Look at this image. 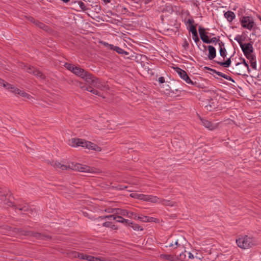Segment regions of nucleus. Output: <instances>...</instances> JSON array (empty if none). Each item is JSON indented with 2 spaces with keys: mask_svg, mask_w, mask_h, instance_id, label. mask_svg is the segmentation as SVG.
<instances>
[{
  "mask_svg": "<svg viewBox=\"0 0 261 261\" xmlns=\"http://www.w3.org/2000/svg\"><path fill=\"white\" fill-rule=\"evenodd\" d=\"M245 56L249 60L250 63L256 60L255 56L252 53L245 55Z\"/></svg>",
  "mask_w": 261,
  "mask_h": 261,
  "instance_id": "obj_39",
  "label": "nucleus"
},
{
  "mask_svg": "<svg viewBox=\"0 0 261 261\" xmlns=\"http://www.w3.org/2000/svg\"><path fill=\"white\" fill-rule=\"evenodd\" d=\"M188 261H190V260H193V259H199V260H200L201 259V258L199 257H198L197 256H194L191 252H188Z\"/></svg>",
  "mask_w": 261,
  "mask_h": 261,
  "instance_id": "obj_37",
  "label": "nucleus"
},
{
  "mask_svg": "<svg viewBox=\"0 0 261 261\" xmlns=\"http://www.w3.org/2000/svg\"><path fill=\"white\" fill-rule=\"evenodd\" d=\"M4 82L5 80L0 78V86L2 87Z\"/></svg>",
  "mask_w": 261,
  "mask_h": 261,
  "instance_id": "obj_60",
  "label": "nucleus"
},
{
  "mask_svg": "<svg viewBox=\"0 0 261 261\" xmlns=\"http://www.w3.org/2000/svg\"><path fill=\"white\" fill-rule=\"evenodd\" d=\"M14 94H15V95H19L22 97H24V98H25L26 99L30 100L31 101H32L34 99V98L31 95L29 94L28 93H27L24 91H22L17 88L16 89H15V91H14Z\"/></svg>",
  "mask_w": 261,
  "mask_h": 261,
  "instance_id": "obj_16",
  "label": "nucleus"
},
{
  "mask_svg": "<svg viewBox=\"0 0 261 261\" xmlns=\"http://www.w3.org/2000/svg\"><path fill=\"white\" fill-rule=\"evenodd\" d=\"M27 72L29 73L33 74L35 76L40 77L41 79L44 80L45 79V75L33 66H29L27 68Z\"/></svg>",
  "mask_w": 261,
  "mask_h": 261,
  "instance_id": "obj_14",
  "label": "nucleus"
},
{
  "mask_svg": "<svg viewBox=\"0 0 261 261\" xmlns=\"http://www.w3.org/2000/svg\"><path fill=\"white\" fill-rule=\"evenodd\" d=\"M146 195L142 194H138L137 193H133L130 194V196L132 198L142 200L143 201H145V199L146 198Z\"/></svg>",
  "mask_w": 261,
  "mask_h": 261,
  "instance_id": "obj_30",
  "label": "nucleus"
},
{
  "mask_svg": "<svg viewBox=\"0 0 261 261\" xmlns=\"http://www.w3.org/2000/svg\"><path fill=\"white\" fill-rule=\"evenodd\" d=\"M149 218L146 216H142V221L147 222L148 221Z\"/></svg>",
  "mask_w": 261,
  "mask_h": 261,
  "instance_id": "obj_57",
  "label": "nucleus"
},
{
  "mask_svg": "<svg viewBox=\"0 0 261 261\" xmlns=\"http://www.w3.org/2000/svg\"><path fill=\"white\" fill-rule=\"evenodd\" d=\"M163 12L167 11L169 13H171L173 11V9L171 5H166L165 8H163Z\"/></svg>",
  "mask_w": 261,
  "mask_h": 261,
  "instance_id": "obj_36",
  "label": "nucleus"
},
{
  "mask_svg": "<svg viewBox=\"0 0 261 261\" xmlns=\"http://www.w3.org/2000/svg\"><path fill=\"white\" fill-rule=\"evenodd\" d=\"M108 212H110V211H108ZM111 213H114L115 214L120 215L124 216H126V215H128L129 214V212H128L126 210L120 209V208H113L111 211Z\"/></svg>",
  "mask_w": 261,
  "mask_h": 261,
  "instance_id": "obj_17",
  "label": "nucleus"
},
{
  "mask_svg": "<svg viewBox=\"0 0 261 261\" xmlns=\"http://www.w3.org/2000/svg\"><path fill=\"white\" fill-rule=\"evenodd\" d=\"M199 119L201 120V123L203 126L208 129L209 130H213L216 129L218 126V123H212L211 121L201 118L199 116Z\"/></svg>",
  "mask_w": 261,
  "mask_h": 261,
  "instance_id": "obj_10",
  "label": "nucleus"
},
{
  "mask_svg": "<svg viewBox=\"0 0 261 261\" xmlns=\"http://www.w3.org/2000/svg\"><path fill=\"white\" fill-rule=\"evenodd\" d=\"M29 20L32 23H34L35 25L36 24V22H38V20H35L34 18L30 17L28 18Z\"/></svg>",
  "mask_w": 261,
  "mask_h": 261,
  "instance_id": "obj_52",
  "label": "nucleus"
},
{
  "mask_svg": "<svg viewBox=\"0 0 261 261\" xmlns=\"http://www.w3.org/2000/svg\"><path fill=\"white\" fill-rule=\"evenodd\" d=\"M14 206L15 207V210L21 211L23 214H29L28 213H25V212L31 211L29 210V206L27 204H18L17 205H14Z\"/></svg>",
  "mask_w": 261,
  "mask_h": 261,
  "instance_id": "obj_18",
  "label": "nucleus"
},
{
  "mask_svg": "<svg viewBox=\"0 0 261 261\" xmlns=\"http://www.w3.org/2000/svg\"><path fill=\"white\" fill-rule=\"evenodd\" d=\"M234 40H236L241 46V44H243L242 42V36L238 35L234 38Z\"/></svg>",
  "mask_w": 261,
  "mask_h": 261,
  "instance_id": "obj_45",
  "label": "nucleus"
},
{
  "mask_svg": "<svg viewBox=\"0 0 261 261\" xmlns=\"http://www.w3.org/2000/svg\"><path fill=\"white\" fill-rule=\"evenodd\" d=\"M238 246L243 249H247L256 245V241L253 238L248 236L239 238L236 240Z\"/></svg>",
  "mask_w": 261,
  "mask_h": 261,
  "instance_id": "obj_5",
  "label": "nucleus"
},
{
  "mask_svg": "<svg viewBox=\"0 0 261 261\" xmlns=\"http://www.w3.org/2000/svg\"><path fill=\"white\" fill-rule=\"evenodd\" d=\"M114 220H116L118 222H120L122 223H128V220L124 219L121 216H116L115 217H114Z\"/></svg>",
  "mask_w": 261,
  "mask_h": 261,
  "instance_id": "obj_33",
  "label": "nucleus"
},
{
  "mask_svg": "<svg viewBox=\"0 0 261 261\" xmlns=\"http://www.w3.org/2000/svg\"><path fill=\"white\" fill-rule=\"evenodd\" d=\"M94 261H103L101 258L95 257L94 258Z\"/></svg>",
  "mask_w": 261,
  "mask_h": 261,
  "instance_id": "obj_59",
  "label": "nucleus"
},
{
  "mask_svg": "<svg viewBox=\"0 0 261 261\" xmlns=\"http://www.w3.org/2000/svg\"><path fill=\"white\" fill-rule=\"evenodd\" d=\"M241 47L245 56L253 53V47L250 43L241 44Z\"/></svg>",
  "mask_w": 261,
  "mask_h": 261,
  "instance_id": "obj_15",
  "label": "nucleus"
},
{
  "mask_svg": "<svg viewBox=\"0 0 261 261\" xmlns=\"http://www.w3.org/2000/svg\"><path fill=\"white\" fill-rule=\"evenodd\" d=\"M167 243H169L168 247H172V248H174V241H171V240L169 239L167 241Z\"/></svg>",
  "mask_w": 261,
  "mask_h": 261,
  "instance_id": "obj_47",
  "label": "nucleus"
},
{
  "mask_svg": "<svg viewBox=\"0 0 261 261\" xmlns=\"http://www.w3.org/2000/svg\"><path fill=\"white\" fill-rule=\"evenodd\" d=\"M36 25L38 26L39 28L43 30H46L47 28V26L45 24L41 22H39V21H38V22H36Z\"/></svg>",
  "mask_w": 261,
  "mask_h": 261,
  "instance_id": "obj_42",
  "label": "nucleus"
},
{
  "mask_svg": "<svg viewBox=\"0 0 261 261\" xmlns=\"http://www.w3.org/2000/svg\"><path fill=\"white\" fill-rule=\"evenodd\" d=\"M71 255L73 257H77L82 259H86L88 261H94V256L84 254L76 251L72 252Z\"/></svg>",
  "mask_w": 261,
  "mask_h": 261,
  "instance_id": "obj_13",
  "label": "nucleus"
},
{
  "mask_svg": "<svg viewBox=\"0 0 261 261\" xmlns=\"http://www.w3.org/2000/svg\"><path fill=\"white\" fill-rule=\"evenodd\" d=\"M103 2L106 4H108L111 2V0H102Z\"/></svg>",
  "mask_w": 261,
  "mask_h": 261,
  "instance_id": "obj_62",
  "label": "nucleus"
},
{
  "mask_svg": "<svg viewBox=\"0 0 261 261\" xmlns=\"http://www.w3.org/2000/svg\"><path fill=\"white\" fill-rule=\"evenodd\" d=\"M231 73L234 74L247 75L250 72V69L248 63L243 58H240L239 62L231 68Z\"/></svg>",
  "mask_w": 261,
  "mask_h": 261,
  "instance_id": "obj_3",
  "label": "nucleus"
},
{
  "mask_svg": "<svg viewBox=\"0 0 261 261\" xmlns=\"http://www.w3.org/2000/svg\"><path fill=\"white\" fill-rule=\"evenodd\" d=\"M219 46L220 47V55L223 59H224L227 55L226 50L224 46V43L222 41H220L219 42Z\"/></svg>",
  "mask_w": 261,
  "mask_h": 261,
  "instance_id": "obj_24",
  "label": "nucleus"
},
{
  "mask_svg": "<svg viewBox=\"0 0 261 261\" xmlns=\"http://www.w3.org/2000/svg\"><path fill=\"white\" fill-rule=\"evenodd\" d=\"M160 258L169 261H177L175 257V255H171L168 254H162L160 255Z\"/></svg>",
  "mask_w": 261,
  "mask_h": 261,
  "instance_id": "obj_25",
  "label": "nucleus"
},
{
  "mask_svg": "<svg viewBox=\"0 0 261 261\" xmlns=\"http://www.w3.org/2000/svg\"><path fill=\"white\" fill-rule=\"evenodd\" d=\"M182 46L185 49H187L189 47V43L186 39H185Z\"/></svg>",
  "mask_w": 261,
  "mask_h": 261,
  "instance_id": "obj_51",
  "label": "nucleus"
},
{
  "mask_svg": "<svg viewBox=\"0 0 261 261\" xmlns=\"http://www.w3.org/2000/svg\"><path fill=\"white\" fill-rule=\"evenodd\" d=\"M208 50V58L209 60L214 59L216 56V50L215 48L212 46L209 45L207 47Z\"/></svg>",
  "mask_w": 261,
  "mask_h": 261,
  "instance_id": "obj_20",
  "label": "nucleus"
},
{
  "mask_svg": "<svg viewBox=\"0 0 261 261\" xmlns=\"http://www.w3.org/2000/svg\"><path fill=\"white\" fill-rule=\"evenodd\" d=\"M115 46H114V45L113 44H109V46H108V48L109 49H111V50H114V48H115Z\"/></svg>",
  "mask_w": 261,
  "mask_h": 261,
  "instance_id": "obj_54",
  "label": "nucleus"
},
{
  "mask_svg": "<svg viewBox=\"0 0 261 261\" xmlns=\"http://www.w3.org/2000/svg\"><path fill=\"white\" fill-rule=\"evenodd\" d=\"M9 233L11 235H18L19 236H30L41 240H47L50 238L46 234L31 231L25 230L15 227H10L9 230Z\"/></svg>",
  "mask_w": 261,
  "mask_h": 261,
  "instance_id": "obj_2",
  "label": "nucleus"
},
{
  "mask_svg": "<svg viewBox=\"0 0 261 261\" xmlns=\"http://www.w3.org/2000/svg\"><path fill=\"white\" fill-rule=\"evenodd\" d=\"M64 66L68 70L71 71V72L73 71L75 67L73 64L70 63H65Z\"/></svg>",
  "mask_w": 261,
  "mask_h": 261,
  "instance_id": "obj_40",
  "label": "nucleus"
},
{
  "mask_svg": "<svg viewBox=\"0 0 261 261\" xmlns=\"http://www.w3.org/2000/svg\"><path fill=\"white\" fill-rule=\"evenodd\" d=\"M90 85L89 86H82V85H80V87L83 90H86V91H89V88H90Z\"/></svg>",
  "mask_w": 261,
  "mask_h": 261,
  "instance_id": "obj_48",
  "label": "nucleus"
},
{
  "mask_svg": "<svg viewBox=\"0 0 261 261\" xmlns=\"http://www.w3.org/2000/svg\"><path fill=\"white\" fill-rule=\"evenodd\" d=\"M72 72L84 80L86 83H87L89 80H90L92 75V74L77 66H75Z\"/></svg>",
  "mask_w": 261,
  "mask_h": 261,
  "instance_id": "obj_7",
  "label": "nucleus"
},
{
  "mask_svg": "<svg viewBox=\"0 0 261 261\" xmlns=\"http://www.w3.org/2000/svg\"><path fill=\"white\" fill-rule=\"evenodd\" d=\"M145 201H148L152 203H160L161 201V199L155 196L146 195Z\"/></svg>",
  "mask_w": 261,
  "mask_h": 261,
  "instance_id": "obj_21",
  "label": "nucleus"
},
{
  "mask_svg": "<svg viewBox=\"0 0 261 261\" xmlns=\"http://www.w3.org/2000/svg\"><path fill=\"white\" fill-rule=\"evenodd\" d=\"M193 39L196 43L199 42V39L197 34L193 36Z\"/></svg>",
  "mask_w": 261,
  "mask_h": 261,
  "instance_id": "obj_49",
  "label": "nucleus"
},
{
  "mask_svg": "<svg viewBox=\"0 0 261 261\" xmlns=\"http://www.w3.org/2000/svg\"><path fill=\"white\" fill-rule=\"evenodd\" d=\"M1 198L0 199L1 200V203L4 205H7L8 206H11L12 205V202L11 200V195L9 193L5 194V193H2L1 191ZM13 206H14L13 205Z\"/></svg>",
  "mask_w": 261,
  "mask_h": 261,
  "instance_id": "obj_9",
  "label": "nucleus"
},
{
  "mask_svg": "<svg viewBox=\"0 0 261 261\" xmlns=\"http://www.w3.org/2000/svg\"><path fill=\"white\" fill-rule=\"evenodd\" d=\"M69 144L74 147L81 146L88 150H94L98 152L101 150V148L96 144L82 139L72 138L69 140Z\"/></svg>",
  "mask_w": 261,
  "mask_h": 261,
  "instance_id": "obj_1",
  "label": "nucleus"
},
{
  "mask_svg": "<svg viewBox=\"0 0 261 261\" xmlns=\"http://www.w3.org/2000/svg\"><path fill=\"white\" fill-rule=\"evenodd\" d=\"M188 22L192 25V24L194 22V21L193 19H189Z\"/></svg>",
  "mask_w": 261,
  "mask_h": 261,
  "instance_id": "obj_61",
  "label": "nucleus"
},
{
  "mask_svg": "<svg viewBox=\"0 0 261 261\" xmlns=\"http://www.w3.org/2000/svg\"><path fill=\"white\" fill-rule=\"evenodd\" d=\"M89 85H92L93 87L99 89L100 91H105L109 89V86L104 82H100L98 79L92 74L90 80L87 82Z\"/></svg>",
  "mask_w": 261,
  "mask_h": 261,
  "instance_id": "obj_6",
  "label": "nucleus"
},
{
  "mask_svg": "<svg viewBox=\"0 0 261 261\" xmlns=\"http://www.w3.org/2000/svg\"><path fill=\"white\" fill-rule=\"evenodd\" d=\"M160 203H161L164 205L169 206L171 207L177 206V204L175 202L166 199H161Z\"/></svg>",
  "mask_w": 261,
  "mask_h": 261,
  "instance_id": "obj_27",
  "label": "nucleus"
},
{
  "mask_svg": "<svg viewBox=\"0 0 261 261\" xmlns=\"http://www.w3.org/2000/svg\"><path fill=\"white\" fill-rule=\"evenodd\" d=\"M20 66L22 69H24L26 71L27 70V68L29 67L27 65L23 63H21Z\"/></svg>",
  "mask_w": 261,
  "mask_h": 261,
  "instance_id": "obj_53",
  "label": "nucleus"
},
{
  "mask_svg": "<svg viewBox=\"0 0 261 261\" xmlns=\"http://www.w3.org/2000/svg\"><path fill=\"white\" fill-rule=\"evenodd\" d=\"M52 165L57 170L61 169V170H66L70 169L69 168V164L68 165H65L59 162H55Z\"/></svg>",
  "mask_w": 261,
  "mask_h": 261,
  "instance_id": "obj_23",
  "label": "nucleus"
},
{
  "mask_svg": "<svg viewBox=\"0 0 261 261\" xmlns=\"http://www.w3.org/2000/svg\"><path fill=\"white\" fill-rule=\"evenodd\" d=\"M116 217V216H115L114 215H112L106 216L102 217H99V218H100L101 219H103L105 218L110 219V218H112L114 220V217Z\"/></svg>",
  "mask_w": 261,
  "mask_h": 261,
  "instance_id": "obj_50",
  "label": "nucleus"
},
{
  "mask_svg": "<svg viewBox=\"0 0 261 261\" xmlns=\"http://www.w3.org/2000/svg\"><path fill=\"white\" fill-rule=\"evenodd\" d=\"M128 224L132 226V227L135 230H142L143 229L138 224H135L133 223L132 222H129Z\"/></svg>",
  "mask_w": 261,
  "mask_h": 261,
  "instance_id": "obj_38",
  "label": "nucleus"
},
{
  "mask_svg": "<svg viewBox=\"0 0 261 261\" xmlns=\"http://www.w3.org/2000/svg\"><path fill=\"white\" fill-rule=\"evenodd\" d=\"M194 260H190V261H199V259H194Z\"/></svg>",
  "mask_w": 261,
  "mask_h": 261,
  "instance_id": "obj_64",
  "label": "nucleus"
},
{
  "mask_svg": "<svg viewBox=\"0 0 261 261\" xmlns=\"http://www.w3.org/2000/svg\"><path fill=\"white\" fill-rule=\"evenodd\" d=\"M241 22L243 28L249 30L253 28L254 24V21L248 16L243 17L241 20Z\"/></svg>",
  "mask_w": 261,
  "mask_h": 261,
  "instance_id": "obj_8",
  "label": "nucleus"
},
{
  "mask_svg": "<svg viewBox=\"0 0 261 261\" xmlns=\"http://www.w3.org/2000/svg\"><path fill=\"white\" fill-rule=\"evenodd\" d=\"M204 107L208 111H212L217 108L215 102L212 99L209 101V103L208 105H205Z\"/></svg>",
  "mask_w": 261,
  "mask_h": 261,
  "instance_id": "obj_29",
  "label": "nucleus"
},
{
  "mask_svg": "<svg viewBox=\"0 0 261 261\" xmlns=\"http://www.w3.org/2000/svg\"><path fill=\"white\" fill-rule=\"evenodd\" d=\"M89 91L92 93L93 94L105 98V96L102 95V93L97 89H94V87L92 85H90V87L89 88Z\"/></svg>",
  "mask_w": 261,
  "mask_h": 261,
  "instance_id": "obj_31",
  "label": "nucleus"
},
{
  "mask_svg": "<svg viewBox=\"0 0 261 261\" xmlns=\"http://www.w3.org/2000/svg\"><path fill=\"white\" fill-rule=\"evenodd\" d=\"M77 3H78V5H79L80 8L83 11H86L87 9L85 4L83 2L79 1L77 2Z\"/></svg>",
  "mask_w": 261,
  "mask_h": 261,
  "instance_id": "obj_44",
  "label": "nucleus"
},
{
  "mask_svg": "<svg viewBox=\"0 0 261 261\" xmlns=\"http://www.w3.org/2000/svg\"><path fill=\"white\" fill-rule=\"evenodd\" d=\"M175 70H176V72L179 74L180 77L181 79H182L186 83H187L188 84H191L192 85L193 84V82L191 80L190 78L188 75L187 72L185 70H184L178 67H176L175 68Z\"/></svg>",
  "mask_w": 261,
  "mask_h": 261,
  "instance_id": "obj_12",
  "label": "nucleus"
},
{
  "mask_svg": "<svg viewBox=\"0 0 261 261\" xmlns=\"http://www.w3.org/2000/svg\"><path fill=\"white\" fill-rule=\"evenodd\" d=\"M206 69H208V70H210L211 71H213L214 73H215L216 74H217L219 76H220L228 81H232L233 82H234V80L230 77V76H229L221 72H219V71H216V70L215 69H211V68H208V67H205Z\"/></svg>",
  "mask_w": 261,
  "mask_h": 261,
  "instance_id": "obj_22",
  "label": "nucleus"
},
{
  "mask_svg": "<svg viewBox=\"0 0 261 261\" xmlns=\"http://www.w3.org/2000/svg\"><path fill=\"white\" fill-rule=\"evenodd\" d=\"M220 41H221L217 38L213 37V38H211V39H208L206 43H216L217 42L219 43Z\"/></svg>",
  "mask_w": 261,
  "mask_h": 261,
  "instance_id": "obj_43",
  "label": "nucleus"
},
{
  "mask_svg": "<svg viewBox=\"0 0 261 261\" xmlns=\"http://www.w3.org/2000/svg\"><path fill=\"white\" fill-rule=\"evenodd\" d=\"M159 82L160 83H163L165 82V80H164V78L162 76L161 77H160L159 78Z\"/></svg>",
  "mask_w": 261,
  "mask_h": 261,
  "instance_id": "obj_56",
  "label": "nucleus"
},
{
  "mask_svg": "<svg viewBox=\"0 0 261 261\" xmlns=\"http://www.w3.org/2000/svg\"><path fill=\"white\" fill-rule=\"evenodd\" d=\"M218 64L224 67H228L231 64L230 58H228L225 62L215 61Z\"/></svg>",
  "mask_w": 261,
  "mask_h": 261,
  "instance_id": "obj_32",
  "label": "nucleus"
},
{
  "mask_svg": "<svg viewBox=\"0 0 261 261\" xmlns=\"http://www.w3.org/2000/svg\"><path fill=\"white\" fill-rule=\"evenodd\" d=\"M69 168L72 170L81 172L90 173H96L98 172V170L96 168L77 163L72 162L69 163Z\"/></svg>",
  "mask_w": 261,
  "mask_h": 261,
  "instance_id": "obj_4",
  "label": "nucleus"
},
{
  "mask_svg": "<svg viewBox=\"0 0 261 261\" xmlns=\"http://www.w3.org/2000/svg\"><path fill=\"white\" fill-rule=\"evenodd\" d=\"M137 219H138V220H141L142 221V217H139V216H138V217H137Z\"/></svg>",
  "mask_w": 261,
  "mask_h": 261,
  "instance_id": "obj_63",
  "label": "nucleus"
},
{
  "mask_svg": "<svg viewBox=\"0 0 261 261\" xmlns=\"http://www.w3.org/2000/svg\"><path fill=\"white\" fill-rule=\"evenodd\" d=\"M186 244L187 241L182 236H180L178 239L174 240V248L184 249Z\"/></svg>",
  "mask_w": 261,
  "mask_h": 261,
  "instance_id": "obj_11",
  "label": "nucleus"
},
{
  "mask_svg": "<svg viewBox=\"0 0 261 261\" xmlns=\"http://www.w3.org/2000/svg\"><path fill=\"white\" fill-rule=\"evenodd\" d=\"M100 43L107 47H108V46H109V44L108 43L103 42V41H100Z\"/></svg>",
  "mask_w": 261,
  "mask_h": 261,
  "instance_id": "obj_58",
  "label": "nucleus"
},
{
  "mask_svg": "<svg viewBox=\"0 0 261 261\" xmlns=\"http://www.w3.org/2000/svg\"><path fill=\"white\" fill-rule=\"evenodd\" d=\"M129 214H128V215H126V216H127L129 218L134 217V216H136V214H135V213H134L133 212H129Z\"/></svg>",
  "mask_w": 261,
  "mask_h": 261,
  "instance_id": "obj_55",
  "label": "nucleus"
},
{
  "mask_svg": "<svg viewBox=\"0 0 261 261\" xmlns=\"http://www.w3.org/2000/svg\"><path fill=\"white\" fill-rule=\"evenodd\" d=\"M198 31L201 39L202 40L203 42L206 43L208 40V37L206 34L205 29L204 28L200 27L198 29Z\"/></svg>",
  "mask_w": 261,
  "mask_h": 261,
  "instance_id": "obj_19",
  "label": "nucleus"
},
{
  "mask_svg": "<svg viewBox=\"0 0 261 261\" xmlns=\"http://www.w3.org/2000/svg\"><path fill=\"white\" fill-rule=\"evenodd\" d=\"M5 89L10 91L14 93V91H15V89H16L17 88L13 86L12 85L7 83L5 81L4 82V84L2 86Z\"/></svg>",
  "mask_w": 261,
  "mask_h": 261,
  "instance_id": "obj_28",
  "label": "nucleus"
},
{
  "mask_svg": "<svg viewBox=\"0 0 261 261\" xmlns=\"http://www.w3.org/2000/svg\"><path fill=\"white\" fill-rule=\"evenodd\" d=\"M190 31L191 32L193 36L197 35V32L195 27L193 25H191L190 27Z\"/></svg>",
  "mask_w": 261,
  "mask_h": 261,
  "instance_id": "obj_41",
  "label": "nucleus"
},
{
  "mask_svg": "<svg viewBox=\"0 0 261 261\" xmlns=\"http://www.w3.org/2000/svg\"><path fill=\"white\" fill-rule=\"evenodd\" d=\"M114 50L119 54H125L126 55L128 54L127 52L124 51L123 49L117 46H115Z\"/></svg>",
  "mask_w": 261,
  "mask_h": 261,
  "instance_id": "obj_35",
  "label": "nucleus"
},
{
  "mask_svg": "<svg viewBox=\"0 0 261 261\" xmlns=\"http://www.w3.org/2000/svg\"><path fill=\"white\" fill-rule=\"evenodd\" d=\"M102 225L106 227H110L112 229L115 230L117 229V227L110 222H106L102 224Z\"/></svg>",
  "mask_w": 261,
  "mask_h": 261,
  "instance_id": "obj_34",
  "label": "nucleus"
},
{
  "mask_svg": "<svg viewBox=\"0 0 261 261\" xmlns=\"http://www.w3.org/2000/svg\"><path fill=\"white\" fill-rule=\"evenodd\" d=\"M251 67L254 70H256V60L250 63Z\"/></svg>",
  "mask_w": 261,
  "mask_h": 261,
  "instance_id": "obj_46",
  "label": "nucleus"
},
{
  "mask_svg": "<svg viewBox=\"0 0 261 261\" xmlns=\"http://www.w3.org/2000/svg\"><path fill=\"white\" fill-rule=\"evenodd\" d=\"M225 17L229 22H231L235 18L234 13L230 11H228L224 13Z\"/></svg>",
  "mask_w": 261,
  "mask_h": 261,
  "instance_id": "obj_26",
  "label": "nucleus"
}]
</instances>
